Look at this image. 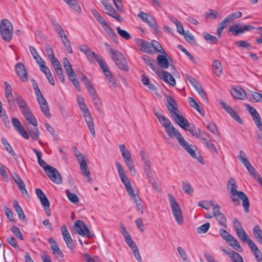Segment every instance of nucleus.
Segmentation results:
<instances>
[{"instance_id": "37", "label": "nucleus", "mask_w": 262, "mask_h": 262, "mask_svg": "<svg viewBox=\"0 0 262 262\" xmlns=\"http://www.w3.org/2000/svg\"><path fill=\"white\" fill-rule=\"evenodd\" d=\"M212 69L214 73L218 76L222 73V69L221 62L218 60H215L212 63Z\"/></svg>"}, {"instance_id": "49", "label": "nucleus", "mask_w": 262, "mask_h": 262, "mask_svg": "<svg viewBox=\"0 0 262 262\" xmlns=\"http://www.w3.org/2000/svg\"><path fill=\"white\" fill-rule=\"evenodd\" d=\"M67 3L73 10L78 12L80 10V8L75 0H63Z\"/></svg>"}, {"instance_id": "48", "label": "nucleus", "mask_w": 262, "mask_h": 262, "mask_svg": "<svg viewBox=\"0 0 262 262\" xmlns=\"http://www.w3.org/2000/svg\"><path fill=\"white\" fill-rule=\"evenodd\" d=\"M200 130L201 129L199 128H196L194 125L191 124L188 126V128H187L186 130L189 131L192 136L195 137L196 136H198V135H199V134Z\"/></svg>"}, {"instance_id": "8", "label": "nucleus", "mask_w": 262, "mask_h": 262, "mask_svg": "<svg viewBox=\"0 0 262 262\" xmlns=\"http://www.w3.org/2000/svg\"><path fill=\"white\" fill-rule=\"evenodd\" d=\"M74 227L76 232L82 236H86L89 238H92L94 236L83 222L81 220H77L75 222Z\"/></svg>"}, {"instance_id": "62", "label": "nucleus", "mask_w": 262, "mask_h": 262, "mask_svg": "<svg viewBox=\"0 0 262 262\" xmlns=\"http://www.w3.org/2000/svg\"><path fill=\"white\" fill-rule=\"evenodd\" d=\"M204 38L206 40L210 41L212 43H216L218 41L217 38L215 36L209 33L205 34Z\"/></svg>"}, {"instance_id": "51", "label": "nucleus", "mask_w": 262, "mask_h": 262, "mask_svg": "<svg viewBox=\"0 0 262 262\" xmlns=\"http://www.w3.org/2000/svg\"><path fill=\"white\" fill-rule=\"evenodd\" d=\"M204 145L212 152L217 153V150L213 144L211 139L204 143Z\"/></svg>"}, {"instance_id": "57", "label": "nucleus", "mask_w": 262, "mask_h": 262, "mask_svg": "<svg viewBox=\"0 0 262 262\" xmlns=\"http://www.w3.org/2000/svg\"><path fill=\"white\" fill-rule=\"evenodd\" d=\"M235 45L238 47H242L246 49L251 48V45L245 40H238L235 42Z\"/></svg>"}, {"instance_id": "10", "label": "nucleus", "mask_w": 262, "mask_h": 262, "mask_svg": "<svg viewBox=\"0 0 262 262\" xmlns=\"http://www.w3.org/2000/svg\"><path fill=\"white\" fill-rule=\"evenodd\" d=\"M15 101L18 105L23 115H30L31 112L26 101L17 93L14 94Z\"/></svg>"}, {"instance_id": "26", "label": "nucleus", "mask_w": 262, "mask_h": 262, "mask_svg": "<svg viewBox=\"0 0 262 262\" xmlns=\"http://www.w3.org/2000/svg\"><path fill=\"white\" fill-rule=\"evenodd\" d=\"M85 121L89 127L90 132L93 137L96 136L95 130L94 128V118L92 116H84Z\"/></svg>"}, {"instance_id": "24", "label": "nucleus", "mask_w": 262, "mask_h": 262, "mask_svg": "<svg viewBox=\"0 0 262 262\" xmlns=\"http://www.w3.org/2000/svg\"><path fill=\"white\" fill-rule=\"evenodd\" d=\"M176 123L183 129L186 130L187 127L189 125L188 120L183 117V116H173Z\"/></svg>"}, {"instance_id": "40", "label": "nucleus", "mask_w": 262, "mask_h": 262, "mask_svg": "<svg viewBox=\"0 0 262 262\" xmlns=\"http://www.w3.org/2000/svg\"><path fill=\"white\" fill-rule=\"evenodd\" d=\"M158 119L161 124V125L164 127L165 130L171 125V122L170 120L166 118L165 116H157Z\"/></svg>"}, {"instance_id": "47", "label": "nucleus", "mask_w": 262, "mask_h": 262, "mask_svg": "<svg viewBox=\"0 0 262 262\" xmlns=\"http://www.w3.org/2000/svg\"><path fill=\"white\" fill-rule=\"evenodd\" d=\"M116 30L119 35L124 39L129 40L131 38V36L129 33L124 30L121 29L119 27H117Z\"/></svg>"}, {"instance_id": "5", "label": "nucleus", "mask_w": 262, "mask_h": 262, "mask_svg": "<svg viewBox=\"0 0 262 262\" xmlns=\"http://www.w3.org/2000/svg\"><path fill=\"white\" fill-rule=\"evenodd\" d=\"M119 148L130 174L135 176L136 175V170L130 152L123 144H119Z\"/></svg>"}, {"instance_id": "29", "label": "nucleus", "mask_w": 262, "mask_h": 262, "mask_svg": "<svg viewBox=\"0 0 262 262\" xmlns=\"http://www.w3.org/2000/svg\"><path fill=\"white\" fill-rule=\"evenodd\" d=\"M13 207L18 214L19 219L23 221H26V216L24 214V211L16 200L14 201L13 202Z\"/></svg>"}, {"instance_id": "54", "label": "nucleus", "mask_w": 262, "mask_h": 262, "mask_svg": "<svg viewBox=\"0 0 262 262\" xmlns=\"http://www.w3.org/2000/svg\"><path fill=\"white\" fill-rule=\"evenodd\" d=\"M210 227V223L207 222L200 226L197 228V232L199 234L205 233L207 232Z\"/></svg>"}, {"instance_id": "25", "label": "nucleus", "mask_w": 262, "mask_h": 262, "mask_svg": "<svg viewBox=\"0 0 262 262\" xmlns=\"http://www.w3.org/2000/svg\"><path fill=\"white\" fill-rule=\"evenodd\" d=\"M103 29L114 42L117 43L118 42L117 34L113 28L108 24L103 26Z\"/></svg>"}, {"instance_id": "7", "label": "nucleus", "mask_w": 262, "mask_h": 262, "mask_svg": "<svg viewBox=\"0 0 262 262\" xmlns=\"http://www.w3.org/2000/svg\"><path fill=\"white\" fill-rule=\"evenodd\" d=\"M110 53L111 54L112 60L115 62L117 66L121 70L125 71H128V67L126 60L123 54L117 50L112 48L109 49Z\"/></svg>"}, {"instance_id": "34", "label": "nucleus", "mask_w": 262, "mask_h": 262, "mask_svg": "<svg viewBox=\"0 0 262 262\" xmlns=\"http://www.w3.org/2000/svg\"><path fill=\"white\" fill-rule=\"evenodd\" d=\"M227 242L236 251L238 252H242L243 251L239 243L237 240L233 236H232L231 238L228 239Z\"/></svg>"}, {"instance_id": "52", "label": "nucleus", "mask_w": 262, "mask_h": 262, "mask_svg": "<svg viewBox=\"0 0 262 262\" xmlns=\"http://www.w3.org/2000/svg\"><path fill=\"white\" fill-rule=\"evenodd\" d=\"M182 35H183L185 39L187 42L191 43H195V38L193 35L190 33L189 31H186Z\"/></svg>"}, {"instance_id": "9", "label": "nucleus", "mask_w": 262, "mask_h": 262, "mask_svg": "<svg viewBox=\"0 0 262 262\" xmlns=\"http://www.w3.org/2000/svg\"><path fill=\"white\" fill-rule=\"evenodd\" d=\"M35 192L39 199L40 202L46 211V214L50 216L51 215V211L50 209V202L46 197L43 192L40 189L37 188L35 190Z\"/></svg>"}, {"instance_id": "44", "label": "nucleus", "mask_w": 262, "mask_h": 262, "mask_svg": "<svg viewBox=\"0 0 262 262\" xmlns=\"http://www.w3.org/2000/svg\"><path fill=\"white\" fill-rule=\"evenodd\" d=\"M61 40L68 53L70 54L73 53V50L71 47V42L68 39V36H67V38L63 37L62 38H61Z\"/></svg>"}, {"instance_id": "31", "label": "nucleus", "mask_w": 262, "mask_h": 262, "mask_svg": "<svg viewBox=\"0 0 262 262\" xmlns=\"http://www.w3.org/2000/svg\"><path fill=\"white\" fill-rule=\"evenodd\" d=\"M150 43L151 49L152 48L154 49V50L153 51L155 52V53H156V52H157L159 53H162L164 55H165L166 56L169 57L168 55L165 53L162 47L158 41L155 40H152Z\"/></svg>"}, {"instance_id": "20", "label": "nucleus", "mask_w": 262, "mask_h": 262, "mask_svg": "<svg viewBox=\"0 0 262 262\" xmlns=\"http://www.w3.org/2000/svg\"><path fill=\"white\" fill-rule=\"evenodd\" d=\"M13 180L17 184V186L21 192L24 195H28V193L26 189V185L24 183V181L21 179V178L19 177V176L16 173L13 174Z\"/></svg>"}, {"instance_id": "15", "label": "nucleus", "mask_w": 262, "mask_h": 262, "mask_svg": "<svg viewBox=\"0 0 262 262\" xmlns=\"http://www.w3.org/2000/svg\"><path fill=\"white\" fill-rule=\"evenodd\" d=\"M61 231L67 246L71 250L75 248L74 242L65 225L61 227Z\"/></svg>"}, {"instance_id": "23", "label": "nucleus", "mask_w": 262, "mask_h": 262, "mask_svg": "<svg viewBox=\"0 0 262 262\" xmlns=\"http://www.w3.org/2000/svg\"><path fill=\"white\" fill-rule=\"evenodd\" d=\"M115 165L116 166L119 177L123 184H125L130 182L121 165L118 162H115Z\"/></svg>"}, {"instance_id": "45", "label": "nucleus", "mask_w": 262, "mask_h": 262, "mask_svg": "<svg viewBox=\"0 0 262 262\" xmlns=\"http://www.w3.org/2000/svg\"><path fill=\"white\" fill-rule=\"evenodd\" d=\"M230 258L234 262H244L243 259L241 255L237 252L231 251V253L229 256Z\"/></svg>"}, {"instance_id": "61", "label": "nucleus", "mask_w": 262, "mask_h": 262, "mask_svg": "<svg viewBox=\"0 0 262 262\" xmlns=\"http://www.w3.org/2000/svg\"><path fill=\"white\" fill-rule=\"evenodd\" d=\"M178 48L181 50L189 59L191 61L193 62H196L195 61V59L193 56H192L191 54L182 45H179L178 46Z\"/></svg>"}, {"instance_id": "60", "label": "nucleus", "mask_w": 262, "mask_h": 262, "mask_svg": "<svg viewBox=\"0 0 262 262\" xmlns=\"http://www.w3.org/2000/svg\"><path fill=\"white\" fill-rule=\"evenodd\" d=\"M146 23L154 30L156 31L158 30V25L157 24L156 20L152 17L149 16V19Z\"/></svg>"}, {"instance_id": "1", "label": "nucleus", "mask_w": 262, "mask_h": 262, "mask_svg": "<svg viewBox=\"0 0 262 262\" xmlns=\"http://www.w3.org/2000/svg\"><path fill=\"white\" fill-rule=\"evenodd\" d=\"M165 132L170 138H176L179 144L189 154L192 158L197 159L201 163L204 164L203 158L200 155V154H199L198 156L196 155L194 150L191 147L192 145H189L188 143L184 139V137L179 132L173 127L172 123L165 129Z\"/></svg>"}, {"instance_id": "27", "label": "nucleus", "mask_w": 262, "mask_h": 262, "mask_svg": "<svg viewBox=\"0 0 262 262\" xmlns=\"http://www.w3.org/2000/svg\"><path fill=\"white\" fill-rule=\"evenodd\" d=\"M161 77L165 82L168 83L172 86L176 85V82L174 77L167 72L163 71L161 73Z\"/></svg>"}, {"instance_id": "56", "label": "nucleus", "mask_w": 262, "mask_h": 262, "mask_svg": "<svg viewBox=\"0 0 262 262\" xmlns=\"http://www.w3.org/2000/svg\"><path fill=\"white\" fill-rule=\"evenodd\" d=\"M242 13L241 12H236L231 13L229 15L227 16L226 17L229 20V21L231 23L235 19L240 18L242 17Z\"/></svg>"}, {"instance_id": "22", "label": "nucleus", "mask_w": 262, "mask_h": 262, "mask_svg": "<svg viewBox=\"0 0 262 262\" xmlns=\"http://www.w3.org/2000/svg\"><path fill=\"white\" fill-rule=\"evenodd\" d=\"M167 107L169 111L170 115H179V111L177 108V104L175 101L171 97L167 98Z\"/></svg>"}, {"instance_id": "33", "label": "nucleus", "mask_w": 262, "mask_h": 262, "mask_svg": "<svg viewBox=\"0 0 262 262\" xmlns=\"http://www.w3.org/2000/svg\"><path fill=\"white\" fill-rule=\"evenodd\" d=\"M236 233L242 242L247 243L249 245V241L251 239L249 237L248 235L244 230L243 228L236 231Z\"/></svg>"}, {"instance_id": "39", "label": "nucleus", "mask_w": 262, "mask_h": 262, "mask_svg": "<svg viewBox=\"0 0 262 262\" xmlns=\"http://www.w3.org/2000/svg\"><path fill=\"white\" fill-rule=\"evenodd\" d=\"M80 51L83 52L86 56L88 60H91V53L92 52L90 48L86 45H82L78 47Z\"/></svg>"}, {"instance_id": "41", "label": "nucleus", "mask_w": 262, "mask_h": 262, "mask_svg": "<svg viewBox=\"0 0 262 262\" xmlns=\"http://www.w3.org/2000/svg\"><path fill=\"white\" fill-rule=\"evenodd\" d=\"M65 193L70 202L74 204H76L79 202V199L76 194L71 193L69 189H66Z\"/></svg>"}, {"instance_id": "12", "label": "nucleus", "mask_w": 262, "mask_h": 262, "mask_svg": "<svg viewBox=\"0 0 262 262\" xmlns=\"http://www.w3.org/2000/svg\"><path fill=\"white\" fill-rule=\"evenodd\" d=\"M37 99L40 106L42 112L45 115H47L49 113V107L46 100L43 97L39 89L35 91Z\"/></svg>"}, {"instance_id": "59", "label": "nucleus", "mask_w": 262, "mask_h": 262, "mask_svg": "<svg viewBox=\"0 0 262 262\" xmlns=\"http://www.w3.org/2000/svg\"><path fill=\"white\" fill-rule=\"evenodd\" d=\"M11 231L19 239H23V236L19 230V229L15 226H12L11 228Z\"/></svg>"}, {"instance_id": "17", "label": "nucleus", "mask_w": 262, "mask_h": 262, "mask_svg": "<svg viewBox=\"0 0 262 262\" xmlns=\"http://www.w3.org/2000/svg\"><path fill=\"white\" fill-rule=\"evenodd\" d=\"M49 243L51 245V248L53 254L57 258H62L64 254L62 251L60 249L58 244L53 238H50L48 239Z\"/></svg>"}, {"instance_id": "63", "label": "nucleus", "mask_w": 262, "mask_h": 262, "mask_svg": "<svg viewBox=\"0 0 262 262\" xmlns=\"http://www.w3.org/2000/svg\"><path fill=\"white\" fill-rule=\"evenodd\" d=\"M223 107L226 111V112L230 115H236L235 111L233 108L226 102H223L221 103Z\"/></svg>"}, {"instance_id": "3", "label": "nucleus", "mask_w": 262, "mask_h": 262, "mask_svg": "<svg viewBox=\"0 0 262 262\" xmlns=\"http://www.w3.org/2000/svg\"><path fill=\"white\" fill-rule=\"evenodd\" d=\"M73 148L75 152V156L80 165V169L82 174L87 179L88 182L91 183L92 182V178L91 177V173L88 169V166L83 155L77 150L75 146H73Z\"/></svg>"}, {"instance_id": "42", "label": "nucleus", "mask_w": 262, "mask_h": 262, "mask_svg": "<svg viewBox=\"0 0 262 262\" xmlns=\"http://www.w3.org/2000/svg\"><path fill=\"white\" fill-rule=\"evenodd\" d=\"M215 217L220 226L224 228L227 227V224L226 218L223 213L215 216Z\"/></svg>"}, {"instance_id": "46", "label": "nucleus", "mask_w": 262, "mask_h": 262, "mask_svg": "<svg viewBox=\"0 0 262 262\" xmlns=\"http://www.w3.org/2000/svg\"><path fill=\"white\" fill-rule=\"evenodd\" d=\"M249 247L250 248L255 257L261 253L256 245L252 240L249 241Z\"/></svg>"}, {"instance_id": "21", "label": "nucleus", "mask_w": 262, "mask_h": 262, "mask_svg": "<svg viewBox=\"0 0 262 262\" xmlns=\"http://www.w3.org/2000/svg\"><path fill=\"white\" fill-rule=\"evenodd\" d=\"M105 10L106 11L105 12L106 14L108 15L115 18L119 22L122 21V17L111 5H105Z\"/></svg>"}, {"instance_id": "35", "label": "nucleus", "mask_w": 262, "mask_h": 262, "mask_svg": "<svg viewBox=\"0 0 262 262\" xmlns=\"http://www.w3.org/2000/svg\"><path fill=\"white\" fill-rule=\"evenodd\" d=\"M230 22L226 17L217 26V35L219 37H220L222 33L223 30L226 28Z\"/></svg>"}, {"instance_id": "55", "label": "nucleus", "mask_w": 262, "mask_h": 262, "mask_svg": "<svg viewBox=\"0 0 262 262\" xmlns=\"http://www.w3.org/2000/svg\"><path fill=\"white\" fill-rule=\"evenodd\" d=\"M91 57L92 59L88 61L91 63H94L95 61H96L98 63L103 60L101 57L94 51H92L91 53Z\"/></svg>"}, {"instance_id": "19", "label": "nucleus", "mask_w": 262, "mask_h": 262, "mask_svg": "<svg viewBox=\"0 0 262 262\" xmlns=\"http://www.w3.org/2000/svg\"><path fill=\"white\" fill-rule=\"evenodd\" d=\"M137 42L138 46L140 47V50L142 51L150 54H154L155 53V52L151 49L150 42L142 39H139Z\"/></svg>"}, {"instance_id": "32", "label": "nucleus", "mask_w": 262, "mask_h": 262, "mask_svg": "<svg viewBox=\"0 0 262 262\" xmlns=\"http://www.w3.org/2000/svg\"><path fill=\"white\" fill-rule=\"evenodd\" d=\"M2 142L7 151L9 152L14 159H16L17 156L14 151L12 146L8 143L7 140L5 138L3 137L2 138Z\"/></svg>"}, {"instance_id": "58", "label": "nucleus", "mask_w": 262, "mask_h": 262, "mask_svg": "<svg viewBox=\"0 0 262 262\" xmlns=\"http://www.w3.org/2000/svg\"><path fill=\"white\" fill-rule=\"evenodd\" d=\"M183 190L187 193L190 194L193 192V189L187 181H183L182 184Z\"/></svg>"}, {"instance_id": "43", "label": "nucleus", "mask_w": 262, "mask_h": 262, "mask_svg": "<svg viewBox=\"0 0 262 262\" xmlns=\"http://www.w3.org/2000/svg\"><path fill=\"white\" fill-rule=\"evenodd\" d=\"M251 101L253 102H258L262 101V94L256 92H251L250 94Z\"/></svg>"}, {"instance_id": "53", "label": "nucleus", "mask_w": 262, "mask_h": 262, "mask_svg": "<svg viewBox=\"0 0 262 262\" xmlns=\"http://www.w3.org/2000/svg\"><path fill=\"white\" fill-rule=\"evenodd\" d=\"M214 201H210L209 202H199L198 203V206L206 210H208L210 206H213L214 205Z\"/></svg>"}, {"instance_id": "14", "label": "nucleus", "mask_w": 262, "mask_h": 262, "mask_svg": "<svg viewBox=\"0 0 262 262\" xmlns=\"http://www.w3.org/2000/svg\"><path fill=\"white\" fill-rule=\"evenodd\" d=\"M15 72L23 82H26L28 80V73L26 70L25 67L22 63H17L15 67Z\"/></svg>"}, {"instance_id": "16", "label": "nucleus", "mask_w": 262, "mask_h": 262, "mask_svg": "<svg viewBox=\"0 0 262 262\" xmlns=\"http://www.w3.org/2000/svg\"><path fill=\"white\" fill-rule=\"evenodd\" d=\"M12 124L15 129L24 138L28 139L29 136L27 132L24 129L23 126L17 118L13 117L11 120Z\"/></svg>"}, {"instance_id": "18", "label": "nucleus", "mask_w": 262, "mask_h": 262, "mask_svg": "<svg viewBox=\"0 0 262 262\" xmlns=\"http://www.w3.org/2000/svg\"><path fill=\"white\" fill-rule=\"evenodd\" d=\"M231 94L234 98L237 99L244 100L247 98L246 92L239 86L232 88Z\"/></svg>"}, {"instance_id": "38", "label": "nucleus", "mask_w": 262, "mask_h": 262, "mask_svg": "<svg viewBox=\"0 0 262 262\" xmlns=\"http://www.w3.org/2000/svg\"><path fill=\"white\" fill-rule=\"evenodd\" d=\"M238 159L244 164L246 169H248L249 167L252 165L248 160L246 154L243 150L240 151Z\"/></svg>"}, {"instance_id": "13", "label": "nucleus", "mask_w": 262, "mask_h": 262, "mask_svg": "<svg viewBox=\"0 0 262 262\" xmlns=\"http://www.w3.org/2000/svg\"><path fill=\"white\" fill-rule=\"evenodd\" d=\"M254 29V27L250 25H246L239 27L238 25L235 24L230 26L229 31L231 32L234 35H237L238 33H243L246 31Z\"/></svg>"}, {"instance_id": "64", "label": "nucleus", "mask_w": 262, "mask_h": 262, "mask_svg": "<svg viewBox=\"0 0 262 262\" xmlns=\"http://www.w3.org/2000/svg\"><path fill=\"white\" fill-rule=\"evenodd\" d=\"M253 119L259 131L262 130V123L260 116H252Z\"/></svg>"}, {"instance_id": "4", "label": "nucleus", "mask_w": 262, "mask_h": 262, "mask_svg": "<svg viewBox=\"0 0 262 262\" xmlns=\"http://www.w3.org/2000/svg\"><path fill=\"white\" fill-rule=\"evenodd\" d=\"M168 198L174 219L177 223L181 225L183 223V216L180 205L172 194H168Z\"/></svg>"}, {"instance_id": "6", "label": "nucleus", "mask_w": 262, "mask_h": 262, "mask_svg": "<svg viewBox=\"0 0 262 262\" xmlns=\"http://www.w3.org/2000/svg\"><path fill=\"white\" fill-rule=\"evenodd\" d=\"M13 26L7 19H4L1 22L0 33L3 39L6 42H9L12 37Z\"/></svg>"}, {"instance_id": "50", "label": "nucleus", "mask_w": 262, "mask_h": 262, "mask_svg": "<svg viewBox=\"0 0 262 262\" xmlns=\"http://www.w3.org/2000/svg\"><path fill=\"white\" fill-rule=\"evenodd\" d=\"M78 103L81 111L83 113H87V112L89 111V110L84 103L83 98L79 97L78 98Z\"/></svg>"}, {"instance_id": "11", "label": "nucleus", "mask_w": 262, "mask_h": 262, "mask_svg": "<svg viewBox=\"0 0 262 262\" xmlns=\"http://www.w3.org/2000/svg\"><path fill=\"white\" fill-rule=\"evenodd\" d=\"M46 173L51 180L55 183L59 184L62 183V178L58 170L54 167L52 166Z\"/></svg>"}, {"instance_id": "36", "label": "nucleus", "mask_w": 262, "mask_h": 262, "mask_svg": "<svg viewBox=\"0 0 262 262\" xmlns=\"http://www.w3.org/2000/svg\"><path fill=\"white\" fill-rule=\"evenodd\" d=\"M253 233L257 241L262 245V230L258 225L254 226Z\"/></svg>"}, {"instance_id": "30", "label": "nucleus", "mask_w": 262, "mask_h": 262, "mask_svg": "<svg viewBox=\"0 0 262 262\" xmlns=\"http://www.w3.org/2000/svg\"><path fill=\"white\" fill-rule=\"evenodd\" d=\"M141 59L144 62V63L148 66L152 71H155L156 70L155 67V61L154 59L150 58L149 56L146 55H144L141 56Z\"/></svg>"}, {"instance_id": "28", "label": "nucleus", "mask_w": 262, "mask_h": 262, "mask_svg": "<svg viewBox=\"0 0 262 262\" xmlns=\"http://www.w3.org/2000/svg\"><path fill=\"white\" fill-rule=\"evenodd\" d=\"M157 61L159 66L163 69H167L169 67V61L167 58L162 55H159L157 57Z\"/></svg>"}, {"instance_id": "2", "label": "nucleus", "mask_w": 262, "mask_h": 262, "mask_svg": "<svg viewBox=\"0 0 262 262\" xmlns=\"http://www.w3.org/2000/svg\"><path fill=\"white\" fill-rule=\"evenodd\" d=\"M227 189L230 191V196L234 204L235 205H239L241 199L242 201L244 211L246 213L249 212L250 206L249 199L244 192L237 190V185L233 178L229 179Z\"/></svg>"}]
</instances>
